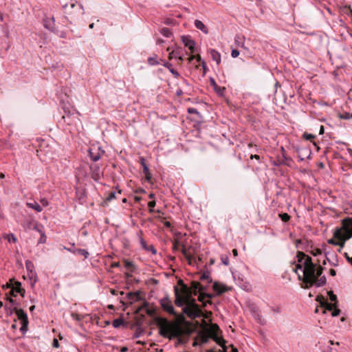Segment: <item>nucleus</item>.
Returning <instances> with one entry per match:
<instances>
[{
    "instance_id": "nucleus-1",
    "label": "nucleus",
    "mask_w": 352,
    "mask_h": 352,
    "mask_svg": "<svg viewBox=\"0 0 352 352\" xmlns=\"http://www.w3.org/2000/svg\"><path fill=\"white\" fill-rule=\"evenodd\" d=\"M179 283L182 285L181 289H179L177 287H174L175 304L177 307H183V313L190 318L195 319L201 317V309L192 296H196L197 292H199L198 300L203 303L204 307L206 306L207 303H210L211 302L210 300L206 302L204 300L205 287L197 281H192L190 287L183 284L182 280L179 281Z\"/></svg>"
},
{
    "instance_id": "nucleus-2",
    "label": "nucleus",
    "mask_w": 352,
    "mask_h": 352,
    "mask_svg": "<svg viewBox=\"0 0 352 352\" xmlns=\"http://www.w3.org/2000/svg\"><path fill=\"white\" fill-rule=\"evenodd\" d=\"M298 263L296 265L294 271L298 274L299 280L312 286L321 287L326 284L325 276H321L323 267L314 264L311 258L302 252L297 254Z\"/></svg>"
},
{
    "instance_id": "nucleus-3",
    "label": "nucleus",
    "mask_w": 352,
    "mask_h": 352,
    "mask_svg": "<svg viewBox=\"0 0 352 352\" xmlns=\"http://www.w3.org/2000/svg\"><path fill=\"white\" fill-rule=\"evenodd\" d=\"M157 325L160 329V334L164 338L171 339L173 337L178 335L179 329L177 326L166 318H158Z\"/></svg>"
},
{
    "instance_id": "nucleus-4",
    "label": "nucleus",
    "mask_w": 352,
    "mask_h": 352,
    "mask_svg": "<svg viewBox=\"0 0 352 352\" xmlns=\"http://www.w3.org/2000/svg\"><path fill=\"white\" fill-rule=\"evenodd\" d=\"M333 236L339 240L346 241L352 237V218H345L342 221V227L337 228Z\"/></svg>"
},
{
    "instance_id": "nucleus-5",
    "label": "nucleus",
    "mask_w": 352,
    "mask_h": 352,
    "mask_svg": "<svg viewBox=\"0 0 352 352\" xmlns=\"http://www.w3.org/2000/svg\"><path fill=\"white\" fill-rule=\"evenodd\" d=\"M14 313L16 314L17 318L20 320L21 324V331H27L28 324V318L27 314L25 311L21 309L14 308Z\"/></svg>"
},
{
    "instance_id": "nucleus-6",
    "label": "nucleus",
    "mask_w": 352,
    "mask_h": 352,
    "mask_svg": "<svg viewBox=\"0 0 352 352\" xmlns=\"http://www.w3.org/2000/svg\"><path fill=\"white\" fill-rule=\"evenodd\" d=\"M160 302L162 309L165 311H166L169 314L175 315V312L172 302L168 297H164L162 298Z\"/></svg>"
},
{
    "instance_id": "nucleus-7",
    "label": "nucleus",
    "mask_w": 352,
    "mask_h": 352,
    "mask_svg": "<svg viewBox=\"0 0 352 352\" xmlns=\"http://www.w3.org/2000/svg\"><path fill=\"white\" fill-rule=\"evenodd\" d=\"M104 153L103 151L100 150V147H92L89 150V154L92 161L97 162Z\"/></svg>"
},
{
    "instance_id": "nucleus-8",
    "label": "nucleus",
    "mask_w": 352,
    "mask_h": 352,
    "mask_svg": "<svg viewBox=\"0 0 352 352\" xmlns=\"http://www.w3.org/2000/svg\"><path fill=\"white\" fill-rule=\"evenodd\" d=\"M181 38L184 45L187 47L191 52H193L195 47V41L192 40L189 36L184 35L181 37Z\"/></svg>"
},
{
    "instance_id": "nucleus-9",
    "label": "nucleus",
    "mask_w": 352,
    "mask_h": 352,
    "mask_svg": "<svg viewBox=\"0 0 352 352\" xmlns=\"http://www.w3.org/2000/svg\"><path fill=\"white\" fill-rule=\"evenodd\" d=\"M245 38L243 35L236 34L234 37V45L236 47H241L245 50H249L245 45Z\"/></svg>"
},
{
    "instance_id": "nucleus-10",
    "label": "nucleus",
    "mask_w": 352,
    "mask_h": 352,
    "mask_svg": "<svg viewBox=\"0 0 352 352\" xmlns=\"http://www.w3.org/2000/svg\"><path fill=\"white\" fill-rule=\"evenodd\" d=\"M3 288L10 289L9 292L7 294V300L12 305H14L16 304V302L12 298V296H16V294H15V290L13 289L12 286V283H7L6 285H3Z\"/></svg>"
},
{
    "instance_id": "nucleus-11",
    "label": "nucleus",
    "mask_w": 352,
    "mask_h": 352,
    "mask_svg": "<svg viewBox=\"0 0 352 352\" xmlns=\"http://www.w3.org/2000/svg\"><path fill=\"white\" fill-rule=\"evenodd\" d=\"M138 236L139 239L140 243L142 246V248L148 252H151L153 254H155L157 253V251L153 245H147L146 242L144 241V239L139 234H138Z\"/></svg>"
},
{
    "instance_id": "nucleus-12",
    "label": "nucleus",
    "mask_w": 352,
    "mask_h": 352,
    "mask_svg": "<svg viewBox=\"0 0 352 352\" xmlns=\"http://www.w3.org/2000/svg\"><path fill=\"white\" fill-rule=\"evenodd\" d=\"M76 0H70L69 6L67 3H63L62 7L65 10V13L72 15L74 13L70 10L76 7Z\"/></svg>"
},
{
    "instance_id": "nucleus-13",
    "label": "nucleus",
    "mask_w": 352,
    "mask_h": 352,
    "mask_svg": "<svg viewBox=\"0 0 352 352\" xmlns=\"http://www.w3.org/2000/svg\"><path fill=\"white\" fill-rule=\"evenodd\" d=\"M91 170V176H92V178L94 179V180H98L100 177V175H101V171H100V168L95 164V165H93L90 167Z\"/></svg>"
},
{
    "instance_id": "nucleus-14",
    "label": "nucleus",
    "mask_w": 352,
    "mask_h": 352,
    "mask_svg": "<svg viewBox=\"0 0 352 352\" xmlns=\"http://www.w3.org/2000/svg\"><path fill=\"white\" fill-rule=\"evenodd\" d=\"M13 289L15 290V294H19L22 297H24L25 289L21 287V283L19 281H15L14 284L12 283Z\"/></svg>"
},
{
    "instance_id": "nucleus-15",
    "label": "nucleus",
    "mask_w": 352,
    "mask_h": 352,
    "mask_svg": "<svg viewBox=\"0 0 352 352\" xmlns=\"http://www.w3.org/2000/svg\"><path fill=\"white\" fill-rule=\"evenodd\" d=\"M209 53L212 60L216 62V63L219 65L221 63L220 53L218 51L215 50L214 49H210L209 50Z\"/></svg>"
},
{
    "instance_id": "nucleus-16",
    "label": "nucleus",
    "mask_w": 352,
    "mask_h": 352,
    "mask_svg": "<svg viewBox=\"0 0 352 352\" xmlns=\"http://www.w3.org/2000/svg\"><path fill=\"white\" fill-rule=\"evenodd\" d=\"M167 51L170 52L168 55L169 59L177 58L182 54V50L179 47H177L173 50H170V47H168Z\"/></svg>"
},
{
    "instance_id": "nucleus-17",
    "label": "nucleus",
    "mask_w": 352,
    "mask_h": 352,
    "mask_svg": "<svg viewBox=\"0 0 352 352\" xmlns=\"http://www.w3.org/2000/svg\"><path fill=\"white\" fill-rule=\"evenodd\" d=\"M162 65L168 69L170 72L174 76L175 78H178L180 76V74H179V72L173 68V67H172L173 65L170 63L163 61Z\"/></svg>"
},
{
    "instance_id": "nucleus-18",
    "label": "nucleus",
    "mask_w": 352,
    "mask_h": 352,
    "mask_svg": "<svg viewBox=\"0 0 352 352\" xmlns=\"http://www.w3.org/2000/svg\"><path fill=\"white\" fill-rule=\"evenodd\" d=\"M195 27L201 30L203 33L207 34L208 33V29L207 27L204 24V23L198 19H196L195 21Z\"/></svg>"
},
{
    "instance_id": "nucleus-19",
    "label": "nucleus",
    "mask_w": 352,
    "mask_h": 352,
    "mask_svg": "<svg viewBox=\"0 0 352 352\" xmlns=\"http://www.w3.org/2000/svg\"><path fill=\"white\" fill-rule=\"evenodd\" d=\"M140 163L143 168V173L145 175L146 179H151L150 171L148 166L145 163V160L143 157L140 158Z\"/></svg>"
},
{
    "instance_id": "nucleus-20",
    "label": "nucleus",
    "mask_w": 352,
    "mask_h": 352,
    "mask_svg": "<svg viewBox=\"0 0 352 352\" xmlns=\"http://www.w3.org/2000/svg\"><path fill=\"white\" fill-rule=\"evenodd\" d=\"M213 289L217 292V294H221L226 291L225 286L218 283H214Z\"/></svg>"
},
{
    "instance_id": "nucleus-21",
    "label": "nucleus",
    "mask_w": 352,
    "mask_h": 352,
    "mask_svg": "<svg viewBox=\"0 0 352 352\" xmlns=\"http://www.w3.org/2000/svg\"><path fill=\"white\" fill-rule=\"evenodd\" d=\"M27 206L36 212H41L43 210V207L36 201L28 202L27 203Z\"/></svg>"
},
{
    "instance_id": "nucleus-22",
    "label": "nucleus",
    "mask_w": 352,
    "mask_h": 352,
    "mask_svg": "<svg viewBox=\"0 0 352 352\" xmlns=\"http://www.w3.org/2000/svg\"><path fill=\"white\" fill-rule=\"evenodd\" d=\"M147 62L148 65L151 66L157 65L160 64V60H158V57L157 55H154L153 56H151L148 58Z\"/></svg>"
},
{
    "instance_id": "nucleus-23",
    "label": "nucleus",
    "mask_w": 352,
    "mask_h": 352,
    "mask_svg": "<svg viewBox=\"0 0 352 352\" xmlns=\"http://www.w3.org/2000/svg\"><path fill=\"white\" fill-rule=\"evenodd\" d=\"M72 253L73 254H81L82 256H85V258H87L89 256V252L84 250V249H74V250L72 251Z\"/></svg>"
},
{
    "instance_id": "nucleus-24",
    "label": "nucleus",
    "mask_w": 352,
    "mask_h": 352,
    "mask_svg": "<svg viewBox=\"0 0 352 352\" xmlns=\"http://www.w3.org/2000/svg\"><path fill=\"white\" fill-rule=\"evenodd\" d=\"M181 252L188 261H190L191 260L192 255L190 254L188 249H187L186 247H183V248H182L181 250Z\"/></svg>"
},
{
    "instance_id": "nucleus-25",
    "label": "nucleus",
    "mask_w": 352,
    "mask_h": 352,
    "mask_svg": "<svg viewBox=\"0 0 352 352\" xmlns=\"http://www.w3.org/2000/svg\"><path fill=\"white\" fill-rule=\"evenodd\" d=\"M161 34L165 37L169 38L172 36V32L170 29L167 28H164L160 31Z\"/></svg>"
},
{
    "instance_id": "nucleus-26",
    "label": "nucleus",
    "mask_w": 352,
    "mask_h": 352,
    "mask_svg": "<svg viewBox=\"0 0 352 352\" xmlns=\"http://www.w3.org/2000/svg\"><path fill=\"white\" fill-rule=\"evenodd\" d=\"M123 324V320L121 318H117V319H115L113 321V327H115V328H118L119 327H120L122 324Z\"/></svg>"
},
{
    "instance_id": "nucleus-27",
    "label": "nucleus",
    "mask_w": 352,
    "mask_h": 352,
    "mask_svg": "<svg viewBox=\"0 0 352 352\" xmlns=\"http://www.w3.org/2000/svg\"><path fill=\"white\" fill-rule=\"evenodd\" d=\"M6 239H7L9 242L16 243L17 241V239L14 234H7L6 236Z\"/></svg>"
},
{
    "instance_id": "nucleus-28",
    "label": "nucleus",
    "mask_w": 352,
    "mask_h": 352,
    "mask_svg": "<svg viewBox=\"0 0 352 352\" xmlns=\"http://www.w3.org/2000/svg\"><path fill=\"white\" fill-rule=\"evenodd\" d=\"M310 253L314 256H319V255H321L322 254V250L319 248H313Z\"/></svg>"
},
{
    "instance_id": "nucleus-29",
    "label": "nucleus",
    "mask_w": 352,
    "mask_h": 352,
    "mask_svg": "<svg viewBox=\"0 0 352 352\" xmlns=\"http://www.w3.org/2000/svg\"><path fill=\"white\" fill-rule=\"evenodd\" d=\"M280 218L284 222H287L289 220L290 217L287 213H282L279 214Z\"/></svg>"
},
{
    "instance_id": "nucleus-30",
    "label": "nucleus",
    "mask_w": 352,
    "mask_h": 352,
    "mask_svg": "<svg viewBox=\"0 0 352 352\" xmlns=\"http://www.w3.org/2000/svg\"><path fill=\"white\" fill-rule=\"evenodd\" d=\"M180 244V239H175L174 242H173V249L174 251H177L179 250V246Z\"/></svg>"
},
{
    "instance_id": "nucleus-31",
    "label": "nucleus",
    "mask_w": 352,
    "mask_h": 352,
    "mask_svg": "<svg viewBox=\"0 0 352 352\" xmlns=\"http://www.w3.org/2000/svg\"><path fill=\"white\" fill-rule=\"evenodd\" d=\"M46 241H47V236H46L45 232H42L38 243L43 244V243H45Z\"/></svg>"
},
{
    "instance_id": "nucleus-32",
    "label": "nucleus",
    "mask_w": 352,
    "mask_h": 352,
    "mask_svg": "<svg viewBox=\"0 0 352 352\" xmlns=\"http://www.w3.org/2000/svg\"><path fill=\"white\" fill-rule=\"evenodd\" d=\"M340 118L342 119H346V120L352 118V113L345 112L342 115L340 116Z\"/></svg>"
},
{
    "instance_id": "nucleus-33",
    "label": "nucleus",
    "mask_w": 352,
    "mask_h": 352,
    "mask_svg": "<svg viewBox=\"0 0 352 352\" xmlns=\"http://www.w3.org/2000/svg\"><path fill=\"white\" fill-rule=\"evenodd\" d=\"M155 201H149L148 204V206L149 207V212H153V208L155 206Z\"/></svg>"
},
{
    "instance_id": "nucleus-34",
    "label": "nucleus",
    "mask_w": 352,
    "mask_h": 352,
    "mask_svg": "<svg viewBox=\"0 0 352 352\" xmlns=\"http://www.w3.org/2000/svg\"><path fill=\"white\" fill-rule=\"evenodd\" d=\"M34 230H36L41 234H42V232H45L43 230V227L41 225H37L34 226Z\"/></svg>"
},
{
    "instance_id": "nucleus-35",
    "label": "nucleus",
    "mask_w": 352,
    "mask_h": 352,
    "mask_svg": "<svg viewBox=\"0 0 352 352\" xmlns=\"http://www.w3.org/2000/svg\"><path fill=\"white\" fill-rule=\"evenodd\" d=\"M201 280H208V282H211L212 281V279L210 278V276H209L208 273H204L201 276Z\"/></svg>"
},
{
    "instance_id": "nucleus-36",
    "label": "nucleus",
    "mask_w": 352,
    "mask_h": 352,
    "mask_svg": "<svg viewBox=\"0 0 352 352\" xmlns=\"http://www.w3.org/2000/svg\"><path fill=\"white\" fill-rule=\"evenodd\" d=\"M329 298L331 301H336L337 297L333 293L332 291H330L328 292Z\"/></svg>"
},
{
    "instance_id": "nucleus-37",
    "label": "nucleus",
    "mask_w": 352,
    "mask_h": 352,
    "mask_svg": "<svg viewBox=\"0 0 352 352\" xmlns=\"http://www.w3.org/2000/svg\"><path fill=\"white\" fill-rule=\"evenodd\" d=\"M187 111H188V113H195V114H197V115L199 114V111L195 108H192V107L191 108H188L187 109Z\"/></svg>"
},
{
    "instance_id": "nucleus-38",
    "label": "nucleus",
    "mask_w": 352,
    "mask_h": 352,
    "mask_svg": "<svg viewBox=\"0 0 352 352\" xmlns=\"http://www.w3.org/2000/svg\"><path fill=\"white\" fill-rule=\"evenodd\" d=\"M239 55V52L237 50H232L231 52V56L232 58H236Z\"/></svg>"
},
{
    "instance_id": "nucleus-39",
    "label": "nucleus",
    "mask_w": 352,
    "mask_h": 352,
    "mask_svg": "<svg viewBox=\"0 0 352 352\" xmlns=\"http://www.w3.org/2000/svg\"><path fill=\"white\" fill-rule=\"evenodd\" d=\"M195 58L197 59V60L198 62H201L202 67H204V69H205V68H206V63H205V61H204V60H201V56H200L199 55H197V56H196V58Z\"/></svg>"
},
{
    "instance_id": "nucleus-40",
    "label": "nucleus",
    "mask_w": 352,
    "mask_h": 352,
    "mask_svg": "<svg viewBox=\"0 0 352 352\" xmlns=\"http://www.w3.org/2000/svg\"><path fill=\"white\" fill-rule=\"evenodd\" d=\"M345 241H343L341 243H338L337 242H335L333 241V239H329L328 240V243H330V244H333V245H340L341 246H343L344 245V243Z\"/></svg>"
},
{
    "instance_id": "nucleus-41",
    "label": "nucleus",
    "mask_w": 352,
    "mask_h": 352,
    "mask_svg": "<svg viewBox=\"0 0 352 352\" xmlns=\"http://www.w3.org/2000/svg\"><path fill=\"white\" fill-rule=\"evenodd\" d=\"M14 308H16L15 307H12V306H10V307H7L6 309H7V313L8 314H12V313L14 312Z\"/></svg>"
},
{
    "instance_id": "nucleus-42",
    "label": "nucleus",
    "mask_w": 352,
    "mask_h": 352,
    "mask_svg": "<svg viewBox=\"0 0 352 352\" xmlns=\"http://www.w3.org/2000/svg\"><path fill=\"white\" fill-rule=\"evenodd\" d=\"M41 204H42V206H43V207H46L49 204L48 201L46 199H42L41 200Z\"/></svg>"
},
{
    "instance_id": "nucleus-43",
    "label": "nucleus",
    "mask_w": 352,
    "mask_h": 352,
    "mask_svg": "<svg viewBox=\"0 0 352 352\" xmlns=\"http://www.w3.org/2000/svg\"><path fill=\"white\" fill-rule=\"evenodd\" d=\"M116 192H111L109 195V197H107V200L110 201L113 199H114L116 197Z\"/></svg>"
},
{
    "instance_id": "nucleus-44",
    "label": "nucleus",
    "mask_w": 352,
    "mask_h": 352,
    "mask_svg": "<svg viewBox=\"0 0 352 352\" xmlns=\"http://www.w3.org/2000/svg\"><path fill=\"white\" fill-rule=\"evenodd\" d=\"M52 345L55 348H58L59 346V343H58V340L56 338H54L53 340Z\"/></svg>"
},
{
    "instance_id": "nucleus-45",
    "label": "nucleus",
    "mask_w": 352,
    "mask_h": 352,
    "mask_svg": "<svg viewBox=\"0 0 352 352\" xmlns=\"http://www.w3.org/2000/svg\"><path fill=\"white\" fill-rule=\"evenodd\" d=\"M340 309H335L334 311L332 312V316H337L340 314Z\"/></svg>"
},
{
    "instance_id": "nucleus-46",
    "label": "nucleus",
    "mask_w": 352,
    "mask_h": 352,
    "mask_svg": "<svg viewBox=\"0 0 352 352\" xmlns=\"http://www.w3.org/2000/svg\"><path fill=\"white\" fill-rule=\"evenodd\" d=\"M124 263H125V266H126V267H129L133 266V263H132V262H131V261H124Z\"/></svg>"
},
{
    "instance_id": "nucleus-47",
    "label": "nucleus",
    "mask_w": 352,
    "mask_h": 352,
    "mask_svg": "<svg viewBox=\"0 0 352 352\" xmlns=\"http://www.w3.org/2000/svg\"><path fill=\"white\" fill-rule=\"evenodd\" d=\"M207 297L208 298H212L214 297V295L213 294H204V299Z\"/></svg>"
},
{
    "instance_id": "nucleus-48",
    "label": "nucleus",
    "mask_w": 352,
    "mask_h": 352,
    "mask_svg": "<svg viewBox=\"0 0 352 352\" xmlns=\"http://www.w3.org/2000/svg\"><path fill=\"white\" fill-rule=\"evenodd\" d=\"M78 9H79L80 10H81V14H85L84 7H83V6H82V4H80V5L78 6Z\"/></svg>"
},
{
    "instance_id": "nucleus-49",
    "label": "nucleus",
    "mask_w": 352,
    "mask_h": 352,
    "mask_svg": "<svg viewBox=\"0 0 352 352\" xmlns=\"http://www.w3.org/2000/svg\"><path fill=\"white\" fill-rule=\"evenodd\" d=\"M329 274H330L331 276H334L336 274V272L335 270L331 269L330 271H329Z\"/></svg>"
},
{
    "instance_id": "nucleus-50",
    "label": "nucleus",
    "mask_w": 352,
    "mask_h": 352,
    "mask_svg": "<svg viewBox=\"0 0 352 352\" xmlns=\"http://www.w3.org/2000/svg\"><path fill=\"white\" fill-rule=\"evenodd\" d=\"M300 152L301 153H305V154H308L309 156L311 154V152L309 150H307V149H302V150H301Z\"/></svg>"
},
{
    "instance_id": "nucleus-51",
    "label": "nucleus",
    "mask_w": 352,
    "mask_h": 352,
    "mask_svg": "<svg viewBox=\"0 0 352 352\" xmlns=\"http://www.w3.org/2000/svg\"><path fill=\"white\" fill-rule=\"evenodd\" d=\"M346 258L348 262L352 265V256L350 257L347 254H346Z\"/></svg>"
},
{
    "instance_id": "nucleus-52",
    "label": "nucleus",
    "mask_w": 352,
    "mask_h": 352,
    "mask_svg": "<svg viewBox=\"0 0 352 352\" xmlns=\"http://www.w3.org/2000/svg\"><path fill=\"white\" fill-rule=\"evenodd\" d=\"M305 136L307 140H310L314 138V135H312L311 134L305 135Z\"/></svg>"
},
{
    "instance_id": "nucleus-53",
    "label": "nucleus",
    "mask_w": 352,
    "mask_h": 352,
    "mask_svg": "<svg viewBox=\"0 0 352 352\" xmlns=\"http://www.w3.org/2000/svg\"><path fill=\"white\" fill-rule=\"evenodd\" d=\"M326 304H327V309H328L329 310H331L333 309L332 305L329 304V303H326Z\"/></svg>"
},
{
    "instance_id": "nucleus-54",
    "label": "nucleus",
    "mask_w": 352,
    "mask_h": 352,
    "mask_svg": "<svg viewBox=\"0 0 352 352\" xmlns=\"http://www.w3.org/2000/svg\"><path fill=\"white\" fill-rule=\"evenodd\" d=\"M128 351V348H127V347H126V346H123V347H122V348H121V349H120V351H121V352H126V351Z\"/></svg>"
},
{
    "instance_id": "nucleus-55",
    "label": "nucleus",
    "mask_w": 352,
    "mask_h": 352,
    "mask_svg": "<svg viewBox=\"0 0 352 352\" xmlns=\"http://www.w3.org/2000/svg\"><path fill=\"white\" fill-rule=\"evenodd\" d=\"M223 263L226 265H228L229 262H228V258H226L225 260H223Z\"/></svg>"
},
{
    "instance_id": "nucleus-56",
    "label": "nucleus",
    "mask_w": 352,
    "mask_h": 352,
    "mask_svg": "<svg viewBox=\"0 0 352 352\" xmlns=\"http://www.w3.org/2000/svg\"><path fill=\"white\" fill-rule=\"evenodd\" d=\"M128 297L130 298L131 297H135V298H138V295L137 294H133L131 293L129 294H128Z\"/></svg>"
},
{
    "instance_id": "nucleus-57",
    "label": "nucleus",
    "mask_w": 352,
    "mask_h": 352,
    "mask_svg": "<svg viewBox=\"0 0 352 352\" xmlns=\"http://www.w3.org/2000/svg\"><path fill=\"white\" fill-rule=\"evenodd\" d=\"M196 56H193V55H191L189 58H188V61L190 62L192 61L194 58H195Z\"/></svg>"
},
{
    "instance_id": "nucleus-58",
    "label": "nucleus",
    "mask_w": 352,
    "mask_h": 352,
    "mask_svg": "<svg viewBox=\"0 0 352 352\" xmlns=\"http://www.w3.org/2000/svg\"><path fill=\"white\" fill-rule=\"evenodd\" d=\"M44 26L45 28H47L48 30H52L51 28L50 27L49 24H47L46 22H45Z\"/></svg>"
},
{
    "instance_id": "nucleus-59",
    "label": "nucleus",
    "mask_w": 352,
    "mask_h": 352,
    "mask_svg": "<svg viewBox=\"0 0 352 352\" xmlns=\"http://www.w3.org/2000/svg\"><path fill=\"white\" fill-rule=\"evenodd\" d=\"M232 253H233L234 256H236L238 255V252H237V250L236 249H234L232 250Z\"/></svg>"
},
{
    "instance_id": "nucleus-60",
    "label": "nucleus",
    "mask_w": 352,
    "mask_h": 352,
    "mask_svg": "<svg viewBox=\"0 0 352 352\" xmlns=\"http://www.w3.org/2000/svg\"><path fill=\"white\" fill-rule=\"evenodd\" d=\"M251 158H252H252H255V159L258 160V159H259V156H258V155H251Z\"/></svg>"
},
{
    "instance_id": "nucleus-61",
    "label": "nucleus",
    "mask_w": 352,
    "mask_h": 352,
    "mask_svg": "<svg viewBox=\"0 0 352 352\" xmlns=\"http://www.w3.org/2000/svg\"><path fill=\"white\" fill-rule=\"evenodd\" d=\"M63 249H64V250H67V251H69V252H72V251L74 250V249L67 248H66V247H64V248H63Z\"/></svg>"
},
{
    "instance_id": "nucleus-62",
    "label": "nucleus",
    "mask_w": 352,
    "mask_h": 352,
    "mask_svg": "<svg viewBox=\"0 0 352 352\" xmlns=\"http://www.w3.org/2000/svg\"><path fill=\"white\" fill-rule=\"evenodd\" d=\"M179 245L182 247V248H183V247H186V244L184 242H182L181 240H180Z\"/></svg>"
},
{
    "instance_id": "nucleus-63",
    "label": "nucleus",
    "mask_w": 352,
    "mask_h": 352,
    "mask_svg": "<svg viewBox=\"0 0 352 352\" xmlns=\"http://www.w3.org/2000/svg\"><path fill=\"white\" fill-rule=\"evenodd\" d=\"M177 58L179 60L182 61V60H183L182 53V54H180V56H178Z\"/></svg>"
},
{
    "instance_id": "nucleus-64",
    "label": "nucleus",
    "mask_w": 352,
    "mask_h": 352,
    "mask_svg": "<svg viewBox=\"0 0 352 352\" xmlns=\"http://www.w3.org/2000/svg\"><path fill=\"white\" fill-rule=\"evenodd\" d=\"M148 197H149L150 199H153V198H154V197H155V195H154L153 193H151V194L148 195Z\"/></svg>"
}]
</instances>
